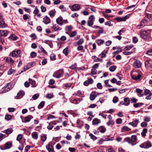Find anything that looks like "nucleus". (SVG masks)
Instances as JSON below:
<instances>
[{"label":"nucleus","mask_w":152,"mask_h":152,"mask_svg":"<svg viewBox=\"0 0 152 152\" xmlns=\"http://www.w3.org/2000/svg\"><path fill=\"white\" fill-rule=\"evenodd\" d=\"M132 78L135 80H140L141 76L140 74V71H133L131 73Z\"/></svg>","instance_id":"1"},{"label":"nucleus","mask_w":152,"mask_h":152,"mask_svg":"<svg viewBox=\"0 0 152 152\" xmlns=\"http://www.w3.org/2000/svg\"><path fill=\"white\" fill-rule=\"evenodd\" d=\"M140 34L141 37L145 40H147L149 37V33L146 31H141Z\"/></svg>","instance_id":"2"},{"label":"nucleus","mask_w":152,"mask_h":152,"mask_svg":"<svg viewBox=\"0 0 152 152\" xmlns=\"http://www.w3.org/2000/svg\"><path fill=\"white\" fill-rule=\"evenodd\" d=\"M20 50H15L10 53L9 56L12 57H20Z\"/></svg>","instance_id":"3"},{"label":"nucleus","mask_w":152,"mask_h":152,"mask_svg":"<svg viewBox=\"0 0 152 152\" xmlns=\"http://www.w3.org/2000/svg\"><path fill=\"white\" fill-rule=\"evenodd\" d=\"M149 25L148 21L147 20L144 19L141 21L140 24L137 25V27L139 29L145 26L148 25Z\"/></svg>","instance_id":"4"},{"label":"nucleus","mask_w":152,"mask_h":152,"mask_svg":"<svg viewBox=\"0 0 152 152\" xmlns=\"http://www.w3.org/2000/svg\"><path fill=\"white\" fill-rule=\"evenodd\" d=\"M63 74V70H58L54 73L53 76L57 78H59L61 77Z\"/></svg>","instance_id":"5"},{"label":"nucleus","mask_w":152,"mask_h":152,"mask_svg":"<svg viewBox=\"0 0 152 152\" xmlns=\"http://www.w3.org/2000/svg\"><path fill=\"white\" fill-rule=\"evenodd\" d=\"M152 146L150 142L148 141L144 143L141 144L140 145V147L142 148H148L151 147Z\"/></svg>","instance_id":"6"},{"label":"nucleus","mask_w":152,"mask_h":152,"mask_svg":"<svg viewBox=\"0 0 152 152\" xmlns=\"http://www.w3.org/2000/svg\"><path fill=\"white\" fill-rule=\"evenodd\" d=\"M145 67L150 71H152V60H149L146 61L145 62Z\"/></svg>","instance_id":"7"},{"label":"nucleus","mask_w":152,"mask_h":152,"mask_svg":"<svg viewBox=\"0 0 152 152\" xmlns=\"http://www.w3.org/2000/svg\"><path fill=\"white\" fill-rule=\"evenodd\" d=\"M12 146V144L10 142H7L4 144V146H0V148L2 150L8 149Z\"/></svg>","instance_id":"8"},{"label":"nucleus","mask_w":152,"mask_h":152,"mask_svg":"<svg viewBox=\"0 0 152 152\" xmlns=\"http://www.w3.org/2000/svg\"><path fill=\"white\" fill-rule=\"evenodd\" d=\"M95 18L93 15L90 16L88 20L87 23L88 26H91L94 24V21Z\"/></svg>","instance_id":"9"},{"label":"nucleus","mask_w":152,"mask_h":152,"mask_svg":"<svg viewBox=\"0 0 152 152\" xmlns=\"http://www.w3.org/2000/svg\"><path fill=\"white\" fill-rule=\"evenodd\" d=\"M7 26V25L4 23L2 16L0 15V28H4Z\"/></svg>","instance_id":"10"},{"label":"nucleus","mask_w":152,"mask_h":152,"mask_svg":"<svg viewBox=\"0 0 152 152\" xmlns=\"http://www.w3.org/2000/svg\"><path fill=\"white\" fill-rule=\"evenodd\" d=\"M42 22L45 24L47 25L51 22V20L49 17L46 15L43 18Z\"/></svg>","instance_id":"11"},{"label":"nucleus","mask_w":152,"mask_h":152,"mask_svg":"<svg viewBox=\"0 0 152 152\" xmlns=\"http://www.w3.org/2000/svg\"><path fill=\"white\" fill-rule=\"evenodd\" d=\"M141 63L139 60H135L133 64V66L136 68H138L140 67L141 66Z\"/></svg>","instance_id":"12"},{"label":"nucleus","mask_w":152,"mask_h":152,"mask_svg":"<svg viewBox=\"0 0 152 152\" xmlns=\"http://www.w3.org/2000/svg\"><path fill=\"white\" fill-rule=\"evenodd\" d=\"M139 122V120L138 119H134L133 121L129 123V124L132 126L133 127L137 126Z\"/></svg>","instance_id":"13"},{"label":"nucleus","mask_w":152,"mask_h":152,"mask_svg":"<svg viewBox=\"0 0 152 152\" xmlns=\"http://www.w3.org/2000/svg\"><path fill=\"white\" fill-rule=\"evenodd\" d=\"M127 18V16L126 15L123 17H116L115 18V19L118 22H121L125 21Z\"/></svg>","instance_id":"14"},{"label":"nucleus","mask_w":152,"mask_h":152,"mask_svg":"<svg viewBox=\"0 0 152 152\" xmlns=\"http://www.w3.org/2000/svg\"><path fill=\"white\" fill-rule=\"evenodd\" d=\"M71 10L72 11L78 10L80 8V5L78 4H75L72 6Z\"/></svg>","instance_id":"15"},{"label":"nucleus","mask_w":152,"mask_h":152,"mask_svg":"<svg viewBox=\"0 0 152 152\" xmlns=\"http://www.w3.org/2000/svg\"><path fill=\"white\" fill-rule=\"evenodd\" d=\"M97 96V94L96 92H92L90 95V99L91 100L93 101Z\"/></svg>","instance_id":"16"},{"label":"nucleus","mask_w":152,"mask_h":152,"mask_svg":"<svg viewBox=\"0 0 152 152\" xmlns=\"http://www.w3.org/2000/svg\"><path fill=\"white\" fill-rule=\"evenodd\" d=\"M93 83V79L91 78L88 79V80H86L83 83L84 85L85 86H88L89 84H92Z\"/></svg>","instance_id":"17"},{"label":"nucleus","mask_w":152,"mask_h":152,"mask_svg":"<svg viewBox=\"0 0 152 152\" xmlns=\"http://www.w3.org/2000/svg\"><path fill=\"white\" fill-rule=\"evenodd\" d=\"M46 148L48 152H54L53 146L50 144H48L46 146Z\"/></svg>","instance_id":"18"},{"label":"nucleus","mask_w":152,"mask_h":152,"mask_svg":"<svg viewBox=\"0 0 152 152\" xmlns=\"http://www.w3.org/2000/svg\"><path fill=\"white\" fill-rule=\"evenodd\" d=\"M8 31L6 30H0V37L6 36L8 34Z\"/></svg>","instance_id":"19"},{"label":"nucleus","mask_w":152,"mask_h":152,"mask_svg":"<svg viewBox=\"0 0 152 152\" xmlns=\"http://www.w3.org/2000/svg\"><path fill=\"white\" fill-rule=\"evenodd\" d=\"M63 18L62 17L60 16L56 19V22L59 25L62 26L63 25Z\"/></svg>","instance_id":"20"},{"label":"nucleus","mask_w":152,"mask_h":152,"mask_svg":"<svg viewBox=\"0 0 152 152\" xmlns=\"http://www.w3.org/2000/svg\"><path fill=\"white\" fill-rule=\"evenodd\" d=\"M107 53V51L104 50L102 51L100 54H99V56L101 58H104L106 57V55Z\"/></svg>","instance_id":"21"},{"label":"nucleus","mask_w":152,"mask_h":152,"mask_svg":"<svg viewBox=\"0 0 152 152\" xmlns=\"http://www.w3.org/2000/svg\"><path fill=\"white\" fill-rule=\"evenodd\" d=\"M25 94L24 91H20V92L18 93L16 97L17 98L16 99H20L21 98L22 96Z\"/></svg>","instance_id":"22"},{"label":"nucleus","mask_w":152,"mask_h":152,"mask_svg":"<svg viewBox=\"0 0 152 152\" xmlns=\"http://www.w3.org/2000/svg\"><path fill=\"white\" fill-rule=\"evenodd\" d=\"M10 90L9 87H7L6 85L2 88L1 90V93H4Z\"/></svg>","instance_id":"23"},{"label":"nucleus","mask_w":152,"mask_h":152,"mask_svg":"<svg viewBox=\"0 0 152 152\" xmlns=\"http://www.w3.org/2000/svg\"><path fill=\"white\" fill-rule=\"evenodd\" d=\"M136 91L138 94L139 96L140 97L142 96L143 94H142V90L139 88H137Z\"/></svg>","instance_id":"24"},{"label":"nucleus","mask_w":152,"mask_h":152,"mask_svg":"<svg viewBox=\"0 0 152 152\" xmlns=\"http://www.w3.org/2000/svg\"><path fill=\"white\" fill-rule=\"evenodd\" d=\"M100 123V120L97 118H95L92 121V124L93 125H97Z\"/></svg>","instance_id":"25"},{"label":"nucleus","mask_w":152,"mask_h":152,"mask_svg":"<svg viewBox=\"0 0 152 152\" xmlns=\"http://www.w3.org/2000/svg\"><path fill=\"white\" fill-rule=\"evenodd\" d=\"M56 12V11L54 9L52 10L49 12V15L50 17L53 18L55 16Z\"/></svg>","instance_id":"26"},{"label":"nucleus","mask_w":152,"mask_h":152,"mask_svg":"<svg viewBox=\"0 0 152 152\" xmlns=\"http://www.w3.org/2000/svg\"><path fill=\"white\" fill-rule=\"evenodd\" d=\"M33 116L31 115H28V116L25 117L24 118V120L25 122H29L31 119L33 118Z\"/></svg>","instance_id":"27"},{"label":"nucleus","mask_w":152,"mask_h":152,"mask_svg":"<svg viewBox=\"0 0 152 152\" xmlns=\"http://www.w3.org/2000/svg\"><path fill=\"white\" fill-rule=\"evenodd\" d=\"M98 129L102 133H104L106 130V128L104 126H100Z\"/></svg>","instance_id":"28"},{"label":"nucleus","mask_w":152,"mask_h":152,"mask_svg":"<svg viewBox=\"0 0 152 152\" xmlns=\"http://www.w3.org/2000/svg\"><path fill=\"white\" fill-rule=\"evenodd\" d=\"M28 81H29V83L31 85H33V87H36L37 85L35 81L34 80H32L31 79H28Z\"/></svg>","instance_id":"29"},{"label":"nucleus","mask_w":152,"mask_h":152,"mask_svg":"<svg viewBox=\"0 0 152 152\" xmlns=\"http://www.w3.org/2000/svg\"><path fill=\"white\" fill-rule=\"evenodd\" d=\"M32 137L35 140H37L38 138V135L37 132H33L31 134Z\"/></svg>","instance_id":"30"},{"label":"nucleus","mask_w":152,"mask_h":152,"mask_svg":"<svg viewBox=\"0 0 152 152\" xmlns=\"http://www.w3.org/2000/svg\"><path fill=\"white\" fill-rule=\"evenodd\" d=\"M131 130V129L128 127L127 126H123L121 129V132H124L126 131H129Z\"/></svg>","instance_id":"31"},{"label":"nucleus","mask_w":152,"mask_h":152,"mask_svg":"<svg viewBox=\"0 0 152 152\" xmlns=\"http://www.w3.org/2000/svg\"><path fill=\"white\" fill-rule=\"evenodd\" d=\"M9 39L11 40H15L17 39V36L13 34H11L9 37Z\"/></svg>","instance_id":"32"},{"label":"nucleus","mask_w":152,"mask_h":152,"mask_svg":"<svg viewBox=\"0 0 152 152\" xmlns=\"http://www.w3.org/2000/svg\"><path fill=\"white\" fill-rule=\"evenodd\" d=\"M104 42V40L101 39H97L96 40V42L97 44L99 45H100L103 44Z\"/></svg>","instance_id":"33"},{"label":"nucleus","mask_w":152,"mask_h":152,"mask_svg":"<svg viewBox=\"0 0 152 152\" xmlns=\"http://www.w3.org/2000/svg\"><path fill=\"white\" fill-rule=\"evenodd\" d=\"M6 61L7 62L11 64H13L14 62V61L10 57H8L6 58Z\"/></svg>","instance_id":"34"},{"label":"nucleus","mask_w":152,"mask_h":152,"mask_svg":"<svg viewBox=\"0 0 152 152\" xmlns=\"http://www.w3.org/2000/svg\"><path fill=\"white\" fill-rule=\"evenodd\" d=\"M124 105H128L129 104V98H125L124 99Z\"/></svg>","instance_id":"35"},{"label":"nucleus","mask_w":152,"mask_h":152,"mask_svg":"<svg viewBox=\"0 0 152 152\" xmlns=\"http://www.w3.org/2000/svg\"><path fill=\"white\" fill-rule=\"evenodd\" d=\"M52 28L55 31H57V30H61V28H59L58 27V26L56 24H54Z\"/></svg>","instance_id":"36"},{"label":"nucleus","mask_w":152,"mask_h":152,"mask_svg":"<svg viewBox=\"0 0 152 152\" xmlns=\"http://www.w3.org/2000/svg\"><path fill=\"white\" fill-rule=\"evenodd\" d=\"M131 143L132 142H135L137 140V137L136 135H132L131 136Z\"/></svg>","instance_id":"37"},{"label":"nucleus","mask_w":152,"mask_h":152,"mask_svg":"<svg viewBox=\"0 0 152 152\" xmlns=\"http://www.w3.org/2000/svg\"><path fill=\"white\" fill-rule=\"evenodd\" d=\"M81 100L80 99L76 98L73 100L72 103L75 104H77L80 103Z\"/></svg>","instance_id":"38"},{"label":"nucleus","mask_w":152,"mask_h":152,"mask_svg":"<svg viewBox=\"0 0 152 152\" xmlns=\"http://www.w3.org/2000/svg\"><path fill=\"white\" fill-rule=\"evenodd\" d=\"M13 131V129L12 128H9L7 129L6 130V132H5L7 134H10L12 133Z\"/></svg>","instance_id":"39"},{"label":"nucleus","mask_w":152,"mask_h":152,"mask_svg":"<svg viewBox=\"0 0 152 152\" xmlns=\"http://www.w3.org/2000/svg\"><path fill=\"white\" fill-rule=\"evenodd\" d=\"M45 102L44 101L41 102L38 106V108L39 109L42 108L44 105Z\"/></svg>","instance_id":"40"},{"label":"nucleus","mask_w":152,"mask_h":152,"mask_svg":"<svg viewBox=\"0 0 152 152\" xmlns=\"http://www.w3.org/2000/svg\"><path fill=\"white\" fill-rule=\"evenodd\" d=\"M133 45H127L126 47L124 49V51L129 50H130L133 47Z\"/></svg>","instance_id":"41"},{"label":"nucleus","mask_w":152,"mask_h":152,"mask_svg":"<svg viewBox=\"0 0 152 152\" xmlns=\"http://www.w3.org/2000/svg\"><path fill=\"white\" fill-rule=\"evenodd\" d=\"M147 132V129H143L142 132L141 133V134L142 136L144 137L146 136V134Z\"/></svg>","instance_id":"42"},{"label":"nucleus","mask_w":152,"mask_h":152,"mask_svg":"<svg viewBox=\"0 0 152 152\" xmlns=\"http://www.w3.org/2000/svg\"><path fill=\"white\" fill-rule=\"evenodd\" d=\"M114 124V121L113 120H109V121L107 123V124L108 126L113 125Z\"/></svg>","instance_id":"43"},{"label":"nucleus","mask_w":152,"mask_h":152,"mask_svg":"<svg viewBox=\"0 0 152 152\" xmlns=\"http://www.w3.org/2000/svg\"><path fill=\"white\" fill-rule=\"evenodd\" d=\"M50 59L52 61H54L56 59V56L54 54H52L50 55Z\"/></svg>","instance_id":"44"},{"label":"nucleus","mask_w":152,"mask_h":152,"mask_svg":"<svg viewBox=\"0 0 152 152\" xmlns=\"http://www.w3.org/2000/svg\"><path fill=\"white\" fill-rule=\"evenodd\" d=\"M146 54L148 56H152V48L147 50L146 52Z\"/></svg>","instance_id":"45"},{"label":"nucleus","mask_w":152,"mask_h":152,"mask_svg":"<svg viewBox=\"0 0 152 152\" xmlns=\"http://www.w3.org/2000/svg\"><path fill=\"white\" fill-rule=\"evenodd\" d=\"M39 95L38 94H36L33 95L32 99L33 100H35L37 99L39 97Z\"/></svg>","instance_id":"46"},{"label":"nucleus","mask_w":152,"mask_h":152,"mask_svg":"<svg viewBox=\"0 0 152 152\" xmlns=\"http://www.w3.org/2000/svg\"><path fill=\"white\" fill-rule=\"evenodd\" d=\"M47 123L49 124L48 126L47 127V129L49 130H51L53 127V126L51 124V123H49L48 122Z\"/></svg>","instance_id":"47"},{"label":"nucleus","mask_w":152,"mask_h":152,"mask_svg":"<svg viewBox=\"0 0 152 152\" xmlns=\"http://www.w3.org/2000/svg\"><path fill=\"white\" fill-rule=\"evenodd\" d=\"M41 138V140L43 142H45L47 139V136L46 135H42Z\"/></svg>","instance_id":"48"},{"label":"nucleus","mask_w":152,"mask_h":152,"mask_svg":"<svg viewBox=\"0 0 152 152\" xmlns=\"http://www.w3.org/2000/svg\"><path fill=\"white\" fill-rule=\"evenodd\" d=\"M116 68V66H112L109 68V70L111 72H114Z\"/></svg>","instance_id":"49"},{"label":"nucleus","mask_w":152,"mask_h":152,"mask_svg":"<svg viewBox=\"0 0 152 152\" xmlns=\"http://www.w3.org/2000/svg\"><path fill=\"white\" fill-rule=\"evenodd\" d=\"M124 142H126L129 144L131 143V139L129 137L125 138L124 140Z\"/></svg>","instance_id":"50"},{"label":"nucleus","mask_w":152,"mask_h":152,"mask_svg":"<svg viewBox=\"0 0 152 152\" xmlns=\"http://www.w3.org/2000/svg\"><path fill=\"white\" fill-rule=\"evenodd\" d=\"M84 40L83 39H81L77 42V44L78 45H80L82 44Z\"/></svg>","instance_id":"51"},{"label":"nucleus","mask_w":152,"mask_h":152,"mask_svg":"<svg viewBox=\"0 0 152 152\" xmlns=\"http://www.w3.org/2000/svg\"><path fill=\"white\" fill-rule=\"evenodd\" d=\"M118 101V98L117 96H115L113 98V102L114 103H116Z\"/></svg>","instance_id":"52"},{"label":"nucleus","mask_w":152,"mask_h":152,"mask_svg":"<svg viewBox=\"0 0 152 152\" xmlns=\"http://www.w3.org/2000/svg\"><path fill=\"white\" fill-rule=\"evenodd\" d=\"M72 28L71 26H67L65 28L66 31H71L72 29Z\"/></svg>","instance_id":"53"},{"label":"nucleus","mask_w":152,"mask_h":152,"mask_svg":"<svg viewBox=\"0 0 152 152\" xmlns=\"http://www.w3.org/2000/svg\"><path fill=\"white\" fill-rule=\"evenodd\" d=\"M22 138V135L21 134H20L18 135L16 139V140L18 141H20L21 140Z\"/></svg>","instance_id":"54"},{"label":"nucleus","mask_w":152,"mask_h":152,"mask_svg":"<svg viewBox=\"0 0 152 152\" xmlns=\"http://www.w3.org/2000/svg\"><path fill=\"white\" fill-rule=\"evenodd\" d=\"M77 34V32L76 31H74L72 32L71 34L69 35V36L70 37H72L75 36Z\"/></svg>","instance_id":"55"},{"label":"nucleus","mask_w":152,"mask_h":152,"mask_svg":"<svg viewBox=\"0 0 152 152\" xmlns=\"http://www.w3.org/2000/svg\"><path fill=\"white\" fill-rule=\"evenodd\" d=\"M144 94L145 95H148V94L150 95V94H152L151 93V91L149 90L145 89L144 91Z\"/></svg>","instance_id":"56"},{"label":"nucleus","mask_w":152,"mask_h":152,"mask_svg":"<svg viewBox=\"0 0 152 152\" xmlns=\"http://www.w3.org/2000/svg\"><path fill=\"white\" fill-rule=\"evenodd\" d=\"M44 42L49 45L50 47V45L52 44V42L51 41L48 40H45L44 41Z\"/></svg>","instance_id":"57"},{"label":"nucleus","mask_w":152,"mask_h":152,"mask_svg":"<svg viewBox=\"0 0 152 152\" xmlns=\"http://www.w3.org/2000/svg\"><path fill=\"white\" fill-rule=\"evenodd\" d=\"M143 104L142 103H136L134 104V106L135 107H140Z\"/></svg>","instance_id":"58"},{"label":"nucleus","mask_w":152,"mask_h":152,"mask_svg":"<svg viewBox=\"0 0 152 152\" xmlns=\"http://www.w3.org/2000/svg\"><path fill=\"white\" fill-rule=\"evenodd\" d=\"M39 48L40 49V50L44 53L46 54H47V52L41 46H39Z\"/></svg>","instance_id":"59"},{"label":"nucleus","mask_w":152,"mask_h":152,"mask_svg":"<svg viewBox=\"0 0 152 152\" xmlns=\"http://www.w3.org/2000/svg\"><path fill=\"white\" fill-rule=\"evenodd\" d=\"M122 120L121 118H118L116 120V123L118 124H120L122 123Z\"/></svg>","instance_id":"60"},{"label":"nucleus","mask_w":152,"mask_h":152,"mask_svg":"<svg viewBox=\"0 0 152 152\" xmlns=\"http://www.w3.org/2000/svg\"><path fill=\"white\" fill-rule=\"evenodd\" d=\"M89 136L91 137V138L93 140H96L97 139L96 137L92 134H89Z\"/></svg>","instance_id":"61"},{"label":"nucleus","mask_w":152,"mask_h":152,"mask_svg":"<svg viewBox=\"0 0 152 152\" xmlns=\"http://www.w3.org/2000/svg\"><path fill=\"white\" fill-rule=\"evenodd\" d=\"M96 73V69H93L91 71V74L93 75H95Z\"/></svg>","instance_id":"62"},{"label":"nucleus","mask_w":152,"mask_h":152,"mask_svg":"<svg viewBox=\"0 0 152 152\" xmlns=\"http://www.w3.org/2000/svg\"><path fill=\"white\" fill-rule=\"evenodd\" d=\"M63 53L66 56L68 54V48H66L63 50Z\"/></svg>","instance_id":"63"},{"label":"nucleus","mask_w":152,"mask_h":152,"mask_svg":"<svg viewBox=\"0 0 152 152\" xmlns=\"http://www.w3.org/2000/svg\"><path fill=\"white\" fill-rule=\"evenodd\" d=\"M147 125V123L145 122H143L141 124V126L143 127H145Z\"/></svg>","instance_id":"64"}]
</instances>
